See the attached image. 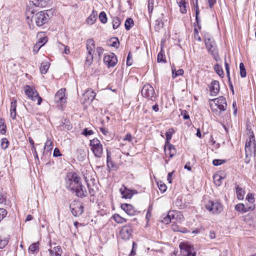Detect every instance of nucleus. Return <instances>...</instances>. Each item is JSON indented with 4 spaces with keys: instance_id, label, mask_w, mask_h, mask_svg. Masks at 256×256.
Here are the masks:
<instances>
[{
    "instance_id": "obj_1",
    "label": "nucleus",
    "mask_w": 256,
    "mask_h": 256,
    "mask_svg": "<svg viewBox=\"0 0 256 256\" xmlns=\"http://www.w3.org/2000/svg\"><path fill=\"white\" fill-rule=\"evenodd\" d=\"M54 12V10L52 9L39 12L33 14L31 22H34L37 26H42L48 23Z\"/></svg>"
},
{
    "instance_id": "obj_2",
    "label": "nucleus",
    "mask_w": 256,
    "mask_h": 256,
    "mask_svg": "<svg viewBox=\"0 0 256 256\" xmlns=\"http://www.w3.org/2000/svg\"><path fill=\"white\" fill-rule=\"evenodd\" d=\"M210 106L212 112L218 116H220L222 112L226 110L227 104L224 96L210 100Z\"/></svg>"
},
{
    "instance_id": "obj_3",
    "label": "nucleus",
    "mask_w": 256,
    "mask_h": 256,
    "mask_svg": "<svg viewBox=\"0 0 256 256\" xmlns=\"http://www.w3.org/2000/svg\"><path fill=\"white\" fill-rule=\"evenodd\" d=\"M204 40L208 52L216 60H218V46L214 38L209 34L206 33L204 34Z\"/></svg>"
},
{
    "instance_id": "obj_4",
    "label": "nucleus",
    "mask_w": 256,
    "mask_h": 256,
    "mask_svg": "<svg viewBox=\"0 0 256 256\" xmlns=\"http://www.w3.org/2000/svg\"><path fill=\"white\" fill-rule=\"evenodd\" d=\"M246 156V158L256 155V142L253 132L246 140L245 144Z\"/></svg>"
},
{
    "instance_id": "obj_5",
    "label": "nucleus",
    "mask_w": 256,
    "mask_h": 256,
    "mask_svg": "<svg viewBox=\"0 0 256 256\" xmlns=\"http://www.w3.org/2000/svg\"><path fill=\"white\" fill-rule=\"evenodd\" d=\"M65 181L66 188L70 192L81 182L80 178L76 172L68 174L66 176Z\"/></svg>"
},
{
    "instance_id": "obj_6",
    "label": "nucleus",
    "mask_w": 256,
    "mask_h": 256,
    "mask_svg": "<svg viewBox=\"0 0 256 256\" xmlns=\"http://www.w3.org/2000/svg\"><path fill=\"white\" fill-rule=\"evenodd\" d=\"M142 95L147 98L148 100H150L152 102H154L156 100L157 96L155 93V91L153 87L149 84H145L142 90Z\"/></svg>"
},
{
    "instance_id": "obj_7",
    "label": "nucleus",
    "mask_w": 256,
    "mask_h": 256,
    "mask_svg": "<svg viewBox=\"0 0 256 256\" xmlns=\"http://www.w3.org/2000/svg\"><path fill=\"white\" fill-rule=\"evenodd\" d=\"M206 208L213 214H218L223 210L222 204L218 202L209 200L206 205Z\"/></svg>"
},
{
    "instance_id": "obj_8",
    "label": "nucleus",
    "mask_w": 256,
    "mask_h": 256,
    "mask_svg": "<svg viewBox=\"0 0 256 256\" xmlns=\"http://www.w3.org/2000/svg\"><path fill=\"white\" fill-rule=\"evenodd\" d=\"M180 248L182 252H186L184 256H196V253L194 252L193 246L188 242H182L179 245Z\"/></svg>"
},
{
    "instance_id": "obj_9",
    "label": "nucleus",
    "mask_w": 256,
    "mask_h": 256,
    "mask_svg": "<svg viewBox=\"0 0 256 256\" xmlns=\"http://www.w3.org/2000/svg\"><path fill=\"white\" fill-rule=\"evenodd\" d=\"M25 94L28 97L32 100H35L36 99L38 100V104L40 105L42 102V98L38 95V92L30 86H26V89L25 90Z\"/></svg>"
},
{
    "instance_id": "obj_10",
    "label": "nucleus",
    "mask_w": 256,
    "mask_h": 256,
    "mask_svg": "<svg viewBox=\"0 0 256 256\" xmlns=\"http://www.w3.org/2000/svg\"><path fill=\"white\" fill-rule=\"evenodd\" d=\"M70 208L74 216H80L84 212V206L82 204L74 202L70 204Z\"/></svg>"
},
{
    "instance_id": "obj_11",
    "label": "nucleus",
    "mask_w": 256,
    "mask_h": 256,
    "mask_svg": "<svg viewBox=\"0 0 256 256\" xmlns=\"http://www.w3.org/2000/svg\"><path fill=\"white\" fill-rule=\"evenodd\" d=\"M132 229L131 224L122 227L120 232V236L124 240H128L132 236Z\"/></svg>"
},
{
    "instance_id": "obj_12",
    "label": "nucleus",
    "mask_w": 256,
    "mask_h": 256,
    "mask_svg": "<svg viewBox=\"0 0 256 256\" xmlns=\"http://www.w3.org/2000/svg\"><path fill=\"white\" fill-rule=\"evenodd\" d=\"M118 60L116 56L114 53L105 54L104 57V62L108 68L114 67L117 64Z\"/></svg>"
},
{
    "instance_id": "obj_13",
    "label": "nucleus",
    "mask_w": 256,
    "mask_h": 256,
    "mask_svg": "<svg viewBox=\"0 0 256 256\" xmlns=\"http://www.w3.org/2000/svg\"><path fill=\"white\" fill-rule=\"evenodd\" d=\"M75 196L80 198H83L86 196L87 191L80 182L76 187L70 191Z\"/></svg>"
},
{
    "instance_id": "obj_14",
    "label": "nucleus",
    "mask_w": 256,
    "mask_h": 256,
    "mask_svg": "<svg viewBox=\"0 0 256 256\" xmlns=\"http://www.w3.org/2000/svg\"><path fill=\"white\" fill-rule=\"evenodd\" d=\"M120 190L122 196V198H131L134 194L138 193L136 190H131L124 186L120 188Z\"/></svg>"
},
{
    "instance_id": "obj_15",
    "label": "nucleus",
    "mask_w": 256,
    "mask_h": 256,
    "mask_svg": "<svg viewBox=\"0 0 256 256\" xmlns=\"http://www.w3.org/2000/svg\"><path fill=\"white\" fill-rule=\"evenodd\" d=\"M65 90H66L64 88H61L58 91L54 96V101L56 102L63 104L66 102Z\"/></svg>"
},
{
    "instance_id": "obj_16",
    "label": "nucleus",
    "mask_w": 256,
    "mask_h": 256,
    "mask_svg": "<svg viewBox=\"0 0 256 256\" xmlns=\"http://www.w3.org/2000/svg\"><path fill=\"white\" fill-rule=\"evenodd\" d=\"M255 208L254 204L250 206H245L243 204L240 203L235 206V210L241 213H245L250 210H253Z\"/></svg>"
},
{
    "instance_id": "obj_17",
    "label": "nucleus",
    "mask_w": 256,
    "mask_h": 256,
    "mask_svg": "<svg viewBox=\"0 0 256 256\" xmlns=\"http://www.w3.org/2000/svg\"><path fill=\"white\" fill-rule=\"evenodd\" d=\"M220 91V84L218 80H212L210 84V92L212 96H216Z\"/></svg>"
},
{
    "instance_id": "obj_18",
    "label": "nucleus",
    "mask_w": 256,
    "mask_h": 256,
    "mask_svg": "<svg viewBox=\"0 0 256 256\" xmlns=\"http://www.w3.org/2000/svg\"><path fill=\"white\" fill-rule=\"evenodd\" d=\"M121 208L129 216H134L136 212L133 206L130 204H123L121 205Z\"/></svg>"
},
{
    "instance_id": "obj_19",
    "label": "nucleus",
    "mask_w": 256,
    "mask_h": 256,
    "mask_svg": "<svg viewBox=\"0 0 256 256\" xmlns=\"http://www.w3.org/2000/svg\"><path fill=\"white\" fill-rule=\"evenodd\" d=\"M96 94L92 90H88L84 93V96L88 102H91L94 99Z\"/></svg>"
},
{
    "instance_id": "obj_20",
    "label": "nucleus",
    "mask_w": 256,
    "mask_h": 256,
    "mask_svg": "<svg viewBox=\"0 0 256 256\" xmlns=\"http://www.w3.org/2000/svg\"><path fill=\"white\" fill-rule=\"evenodd\" d=\"M48 252L50 256H61L62 250L60 246H56L52 249H49Z\"/></svg>"
},
{
    "instance_id": "obj_21",
    "label": "nucleus",
    "mask_w": 256,
    "mask_h": 256,
    "mask_svg": "<svg viewBox=\"0 0 256 256\" xmlns=\"http://www.w3.org/2000/svg\"><path fill=\"white\" fill-rule=\"evenodd\" d=\"M30 2L36 6L44 8L48 2V0H30Z\"/></svg>"
},
{
    "instance_id": "obj_22",
    "label": "nucleus",
    "mask_w": 256,
    "mask_h": 256,
    "mask_svg": "<svg viewBox=\"0 0 256 256\" xmlns=\"http://www.w3.org/2000/svg\"><path fill=\"white\" fill-rule=\"evenodd\" d=\"M225 176L220 174H216L214 175L213 178L215 184L217 186H220L222 184V180Z\"/></svg>"
},
{
    "instance_id": "obj_23",
    "label": "nucleus",
    "mask_w": 256,
    "mask_h": 256,
    "mask_svg": "<svg viewBox=\"0 0 256 256\" xmlns=\"http://www.w3.org/2000/svg\"><path fill=\"white\" fill-rule=\"evenodd\" d=\"M86 50L88 52H94L95 48V42L92 38L88 39L86 41Z\"/></svg>"
},
{
    "instance_id": "obj_24",
    "label": "nucleus",
    "mask_w": 256,
    "mask_h": 256,
    "mask_svg": "<svg viewBox=\"0 0 256 256\" xmlns=\"http://www.w3.org/2000/svg\"><path fill=\"white\" fill-rule=\"evenodd\" d=\"M166 146L168 147V150L170 151V154H167V150H166V147L164 146V151L166 152V154H168L170 158L173 157L176 154V150L174 146L172 144H168L166 145Z\"/></svg>"
},
{
    "instance_id": "obj_25",
    "label": "nucleus",
    "mask_w": 256,
    "mask_h": 256,
    "mask_svg": "<svg viewBox=\"0 0 256 256\" xmlns=\"http://www.w3.org/2000/svg\"><path fill=\"white\" fill-rule=\"evenodd\" d=\"M93 54L94 52H88L84 64L86 66L89 67L92 64L94 59Z\"/></svg>"
},
{
    "instance_id": "obj_26",
    "label": "nucleus",
    "mask_w": 256,
    "mask_h": 256,
    "mask_svg": "<svg viewBox=\"0 0 256 256\" xmlns=\"http://www.w3.org/2000/svg\"><path fill=\"white\" fill-rule=\"evenodd\" d=\"M97 12L93 10L90 16L86 18V22L88 24H92L96 20Z\"/></svg>"
},
{
    "instance_id": "obj_27",
    "label": "nucleus",
    "mask_w": 256,
    "mask_h": 256,
    "mask_svg": "<svg viewBox=\"0 0 256 256\" xmlns=\"http://www.w3.org/2000/svg\"><path fill=\"white\" fill-rule=\"evenodd\" d=\"M236 190L238 198L240 200H243L245 194L244 190L238 186H236Z\"/></svg>"
},
{
    "instance_id": "obj_28",
    "label": "nucleus",
    "mask_w": 256,
    "mask_h": 256,
    "mask_svg": "<svg viewBox=\"0 0 256 256\" xmlns=\"http://www.w3.org/2000/svg\"><path fill=\"white\" fill-rule=\"evenodd\" d=\"M93 152L94 156L98 158H100L103 152L102 145L97 148H95L91 150Z\"/></svg>"
},
{
    "instance_id": "obj_29",
    "label": "nucleus",
    "mask_w": 256,
    "mask_h": 256,
    "mask_svg": "<svg viewBox=\"0 0 256 256\" xmlns=\"http://www.w3.org/2000/svg\"><path fill=\"white\" fill-rule=\"evenodd\" d=\"M174 218V214L170 212H169L168 214L163 218L162 222L166 224H168L171 222L172 219Z\"/></svg>"
},
{
    "instance_id": "obj_30",
    "label": "nucleus",
    "mask_w": 256,
    "mask_h": 256,
    "mask_svg": "<svg viewBox=\"0 0 256 256\" xmlns=\"http://www.w3.org/2000/svg\"><path fill=\"white\" fill-rule=\"evenodd\" d=\"M53 148V142H52L49 138H48L46 142L45 143L44 146V152H49L52 150Z\"/></svg>"
},
{
    "instance_id": "obj_31",
    "label": "nucleus",
    "mask_w": 256,
    "mask_h": 256,
    "mask_svg": "<svg viewBox=\"0 0 256 256\" xmlns=\"http://www.w3.org/2000/svg\"><path fill=\"white\" fill-rule=\"evenodd\" d=\"M50 64L48 62H42L41 64L40 67V72L42 74H46L47 72L50 68Z\"/></svg>"
},
{
    "instance_id": "obj_32",
    "label": "nucleus",
    "mask_w": 256,
    "mask_h": 256,
    "mask_svg": "<svg viewBox=\"0 0 256 256\" xmlns=\"http://www.w3.org/2000/svg\"><path fill=\"white\" fill-rule=\"evenodd\" d=\"M28 250L32 254L38 252L39 251V242H34L30 245Z\"/></svg>"
},
{
    "instance_id": "obj_33",
    "label": "nucleus",
    "mask_w": 256,
    "mask_h": 256,
    "mask_svg": "<svg viewBox=\"0 0 256 256\" xmlns=\"http://www.w3.org/2000/svg\"><path fill=\"white\" fill-rule=\"evenodd\" d=\"M112 218L115 222L118 224H123L126 222V219L122 217L118 214H114L113 215Z\"/></svg>"
},
{
    "instance_id": "obj_34",
    "label": "nucleus",
    "mask_w": 256,
    "mask_h": 256,
    "mask_svg": "<svg viewBox=\"0 0 256 256\" xmlns=\"http://www.w3.org/2000/svg\"><path fill=\"white\" fill-rule=\"evenodd\" d=\"M102 145V144L100 143V141L96 138H94L93 140H90V146L91 147V150H92L95 148L101 146Z\"/></svg>"
},
{
    "instance_id": "obj_35",
    "label": "nucleus",
    "mask_w": 256,
    "mask_h": 256,
    "mask_svg": "<svg viewBox=\"0 0 256 256\" xmlns=\"http://www.w3.org/2000/svg\"><path fill=\"white\" fill-rule=\"evenodd\" d=\"M186 4V3L184 0H180L178 2V6L180 8V12L182 14H186L187 12Z\"/></svg>"
},
{
    "instance_id": "obj_36",
    "label": "nucleus",
    "mask_w": 256,
    "mask_h": 256,
    "mask_svg": "<svg viewBox=\"0 0 256 256\" xmlns=\"http://www.w3.org/2000/svg\"><path fill=\"white\" fill-rule=\"evenodd\" d=\"M134 26V20L132 18H128L126 19L124 26L126 30H128Z\"/></svg>"
},
{
    "instance_id": "obj_37",
    "label": "nucleus",
    "mask_w": 256,
    "mask_h": 256,
    "mask_svg": "<svg viewBox=\"0 0 256 256\" xmlns=\"http://www.w3.org/2000/svg\"><path fill=\"white\" fill-rule=\"evenodd\" d=\"M240 74L242 78H244L246 76V72L244 63L240 62Z\"/></svg>"
},
{
    "instance_id": "obj_38",
    "label": "nucleus",
    "mask_w": 256,
    "mask_h": 256,
    "mask_svg": "<svg viewBox=\"0 0 256 256\" xmlns=\"http://www.w3.org/2000/svg\"><path fill=\"white\" fill-rule=\"evenodd\" d=\"M120 20L118 17H114L112 19V27L114 30L118 28L120 24Z\"/></svg>"
},
{
    "instance_id": "obj_39",
    "label": "nucleus",
    "mask_w": 256,
    "mask_h": 256,
    "mask_svg": "<svg viewBox=\"0 0 256 256\" xmlns=\"http://www.w3.org/2000/svg\"><path fill=\"white\" fill-rule=\"evenodd\" d=\"M158 62H166V57H165V55H164V51H162V49L158 55Z\"/></svg>"
},
{
    "instance_id": "obj_40",
    "label": "nucleus",
    "mask_w": 256,
    "mask_h": 256,
    "mask_svg": "<svg viewBox=\"0 0 256 256\" xmlns=\"http://www.w3.org/2000/svg\"><path fill=\"white\" fill-rule=\"evenodd\" d=\"M99 19L101 22L106 24L107 22V16L104 12H101L99 14Z\"/></svg>"
},
{
    "instance_id": "obj_41",
    "label": "nucleus",
    "mask_w": 256,
    "mask_h": 256,
    "mask_svg": "<svg viewBox=\"0 0 256 256\" xmlns=\"http://www.w3.org/2000/svg\"><path fill=\"white\" fill-rule=\"evenodd\" d=\"M9 145V142L6 138H2L1 140L0 146L2 149L6 150Z\"/></svg>"
},
{
    "instance_id": "obj_42",
    "label": "nucleus",
    "mask_w": 256,
    "mask_h": 256,
    "mask_svg": "<svg viewBox=\"0 0 256 256\" xmlns=\"http://www.w3.org/2000/svg\"><path fill=\"white\" fill-rule=\"evenodd\" d=\"M214 69L216 72L220 76H222L224 75L223 70L222 66L218 64H216L214 66Z\"/></svg>"
},
{
    "instance_id": "obj_43",
    "label": "nucleus",
    "mask_w": 256,
    "mask_h": 256,
    "mask_svg": "<svg viewBox=\"0 0 256 256\" xmlns=\"http://www.w3.org/2000/svg\"><path fill=\"white\" fill-rule=\"evenodd\" d=\"M172 72L173 78H175L178 76H182L184 74V70L182 69H179L178 70L172 69Z\"/></svg>"
},
{
    "instance_id": "obj_44",
    "label": "nucleus",
    "mask_w": 256,
    "mask_h": 256,
    "mask_svg": "<svg viewBox=\"0 0 256 256\" xmlns=\"http://www.w3.org/2000/svg\"><path fill=\"white\" fill-rule=\"evenodd\" d=\"M246 200L251 204L252 205L254 204H253L255 202V198L254 197V195L252 193H248L246 196Z\"/></svg>"
},
{
    "instance_id": "obj_45",
    "label": "nucleus",
    "mask_w": 256,
    "mask_h": 256,
    "mask_svg": "<svg viewBox=\"0 0 256 256\" xmlns=\"http://www.w3.org/2000/svg\"><path fill=\"white\" fill-rule=\"evenodd\" d=\"M8 239L7 238H2L0 236V248H4L8 244Z\"/></svg>"
},
{
    "instance_id": "obj_46",
    "label": "nucleus",
    "mask_w": 256,
    "mask_h": 256,
    "mask_svg": "<svg viewBox=\"0 0 256 256\" xmlns=\"http://www.w3.org/2000/svg\"><path fill=\"white\" fill-rule=\"evenodd\" d=\"M157 184H158V186L159 188V190L162 192H164L166 191L167 187L164 183H163L162 182L160 181V182H157Z\"/></svg>"
},
{
    "instance_id": "obj_47",
    "label": "nucleus",
    "mask_w": 256,
    "mask_h": 256,
    "mask_svg": "<svg viewBox=\"0 0 256 256\" xmlns=\"http://www.w3.org/2000/svg\"><path fill=\"white\" fill-rule=\"evenodd\" d=\"M164 26V22L162 21V17H160L156 20L155 28H162Z\"/></svg>"
},
{
    "instance_id": "obj_48",
    "label": "nucleus",
    "mask_w": 256,
    "mask_h": 256,
    "mask_svg": "<svg viewBox=\"0 0 256 256\" xmlns=\"http://www.w3.org/2000/svg\"><path fill=\"white\" fill-rule=\"evenodd\" d=\"M172 132L170 131H168L166 132V141L165 144V147H166V145L170 144V141L172 137Z\"/></svg>"
},
{
    "instance_id": "obj_49",
    "label": "nucleus",
    "mask_w": 256,
    "mask_h": 256,
    "mask_svg": "<svg viewBox=\"0 0 256 256\" xmlns=\"http://www.w3.org/2000/svg\"><path fill=\"white\" fill-rule=\"evenodd\" d=\"M112 42L110 44V46L112 47H114L116 48H118L120 44V42L117 38H113L112 39Z\"/></svg>"
},
{
    "instance_id": "obj_50",
    "label": "nucleus",
    "mask_w": 256,
    "mask_h": 256,
    "mask_svg": "<svg viewBox=\"0 0 256 256\" xmlns=\"http://www.w3.org/2000/svg\"><path fill=\"white\" fill-rule=\"evenodd\" d=\"M226 162V160H220V159H215V160H214L213 161H212V164L214 165V166H220L224 162Z\"/></svg>"
},
{
    "instance_id": "obj_51",
    "label": "nucleus",
    "mask_w": 256,
    "mask_h": 256,
    "mask_svg": "<svg viewBox=\"0 0 256 256\" xmlns=\"http://www.w3.org/2000/svg\"><path fill=\"white\" fill-rule=\"evenodd\" d=\"M154 0H148V10L149 13L151 14L154 9Z\"/></svg>"
},
{
    "instance_id": "obj_52",
    "label": "nucleus",
    "mask_w": 256,
    "mask_h": 256,
    "mask_svg": "<svg viewBox=\"0 0 256 256\" xmlns=\"http://www.w3.org/2000/svg\"><path fill=\"white\" fill-rule=\"evenodd\" d=\"M16 100L14 98H12L10 104V110H16Z\"/></svg>"
},
{
    "instance_id": "obj_53",
    "label": "nucleus",
    "mask_w": 256,
    "mask_h": 256,
    "mask_svg": "<svg viewBox=\"0 0 256 256\" xmlns=\"http://www.w3.org/2000/svg\"><path fill=\"white\" fill-rule=\"evenodd\" d=\"M132 55L131 52H129V53L128 55V57H127L126 64L128 66H130L132 65Z\"/></svg>"
},
{
    "instance_id": "obj_54",
    "label": "nucleus",
    "mask_w": 256,
    "mask_h": 256,
    "mask_svg": "<svg viewBox=\"0 0 256 256\" xmlns=\"http://www.w3.org/2000/svg\"><path fill=\"white\" fill-rule=\"evenodd\" d=\"M104 51V48L101 46H99L96 48V54H98L99 59H100L102 55L103 54Z\"/></svg>"
},
{
    "instance_id": "obj_55",
    "label": "nucleus",
    "mask_w": 256,
    "mask_h": 256,
    "mask_svg": "<svg viewBox=\"0 0 256 256\" xmlns=\"http://www.w3.org/2000/svg\"><path fill=\"white\" fill-rule=\"evenodd\" d=\"M107 166L108 169L111 168H114L115 166V165L111 159L107 160Z\"/></svg>"
},
{
    "instance_id": "obj_56",
    "label": "nucleus",
    "mask_w": 256,
    "mask_h": 256,
    "mask_svg": "<svg viewBox=\"0 0 256 256\" xmlns=\"http://www.w3.org/2000/svg\"><path fill=\"white\" fill-rule=\"evenodd\" d=\"M224 66H225V68H226V74H227L228 78V81H230V68H229L228 64V62L226 61V60L224 62Z\"/></svg>"
},
{
    "instance_id": "obj_57",
    "label": "nucleus",
    "mask_w": 256,
    "mask_h": 256,
    "mask_svg": "<svg viewBox=\"0 0 256 256\" xmlns=\"http://www.w3.org/2000/svg\"><path fill=\"white\" fill-rule=\"evenodd\" d=\"M7 214V211L6 210L0 208V216L1 217V218H4L6 216Z\"/></svg>"
},
{
    "instance_id": "obj_58",
    "label": "nucleus",
    "mask_w": 256,
    "mask_h": 256,
    "mask_svg": "<svg viewBox=\"0 0 256 256\" xmlns=\"http://www.w3.org/2000/svg\"><path fill=\"white\" fill-rule=\"evenodd\" d=\"M94 132L92 130H88L87 128H84L82 132V134L86 136H90Z\"/></svg>"
},
{
    "instance_id": "obj_59",
    "label": "nucleus",
    "mask_w": 256,
    "mask_h": 256,
    "mask_svg": "<svg viewBox=\"0 0 256 256\" xmlns=\"http://www.w3.org/2000/svg\"><path fill=\"white\" fill-rule=\"evenodd\" d=\"M42 46H43V44L36 43L34 46L33 50L34 53H36Z\"/></svg>"
},
{
    "instance_id": "obj_60",
    "label": "nucleus",
    "mask_w": 256,
    "mask_h": 256,
    "mask_svg": "<svg viewBox=\"0 0 256 256\" xmlns=\"http://www.w3.org/2000/svg\"><path fill=\"white\" fill-rule=\"evenodd\" d=\"M48 42V38L45 36L40 39L37 44H43V46Z\"/></svg>"
},
{
    "instance_id": "obj_61",
    "label": "nucleus",
    "mask_w": 256,
    "mask_h": 256,
    "mask_svg": "<svg viewBox=\"0 0 256 256\" xmlns=\"http://www.w3.org/2000/svg\"><path fill=\"white\" fill-rule=\"evenodd\" d=\"M61 156V154L60 152V151L58 148H55L54 152H53V156L54 157H58Z\"/></svg>"
},
{
    "instance_id": "obj_62",
    "label": "nucleus",
    "mask_w": 256,
    "mask_h": 256,
    "mask_svg": "<svg viewBox=\"0 0 256 256\" xmlns=\"http://www.w3.org/2000/svg\"><path fill=\"white\" fill-rule=\"evenodd\" d=\"M6 125L0 126V134H4L6 132Z\"/></svg>"
},
{
    "instance_id": "obj_63",
    "label": "nucleus",
    "mask_w": 256,
    "mask_h": 256,
    "mask_svg": "<svg viewBox=\"0 0 256 256\" xmlns=\"http://www.w3.org/2000/svg\"><path fill=\"white\" fill-rule=\"evenodd\" d=\"M87 186H88V191H89V193H90V195L92 196H94L96 194V192L94 190V189L90 188V184H87Z\"/></svg>"
},
{
    "instance_id": "obj_64",
    "label": "nucleus",
    "mask_w": 256,
    "mask_h": 256,
    "mask_svg": "<svg viewBox=\"0 0 256 256\" xmlns=\"http://www.w3.org/2000/svg\"><path fill=\"white\" fill-rule=\"evenodd\" d=\"M123 140H128V142H130L132 140V134L130 133L127 134Z\"/></svg>"
}]
</instances>
